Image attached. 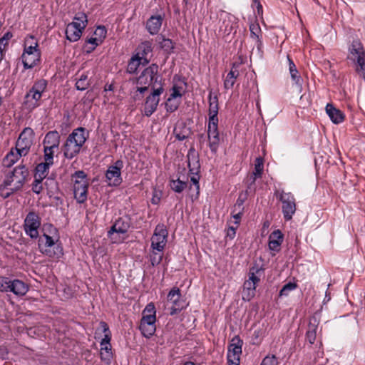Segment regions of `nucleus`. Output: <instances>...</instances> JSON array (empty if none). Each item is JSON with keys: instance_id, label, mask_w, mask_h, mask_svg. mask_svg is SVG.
<instances>
[{"instance_id": "26", "label": "nucleus", "mask_w": 365, "mask_h": 365, "mask_svg": "<svg viewBox=\"0 0 365 365\" xmlns=\"http://www.w3.org/2000/svg\"><path fill=\"white\" fill-rule=\"evenodd\" d=\"M325 109L327 114L333 123L339 124L344 121L345 118L344 113L339 109L335 108L332 104L328 103L326 106Z\"/></svg>"}, {"instance_id": "53", "label": "nucleus", "mask_w": 365, "mask_h": 365, "mask_svg": "<svg viewBox=\"0 0 365 365\" xmlns=\"http://www.w3.org/2000/svg\"><path fill=\"white\" fill-rule=\"evenodd\" d=\"M156 250H153L152 254L150 257V260L151 264L154 267L159 264L163 259V255L160 253L155 252Z\"/></svg>"}, {"instance_id": "43", "label": "nucleus", "mask_w": 365, "mask_h": 365, "mask_svg": "<svg viewBox=\"0 0 365 365\" xmlns=\"http://www.w3.org/2000/svg\"><path fill=\"white\" fill-rule=\"evenodd\" d=\"M90 85L88 75L82 73L76 83V88L79 91H84L88 88Z\"/></svg>"}, {"instance_id": "24", "label": "nucleus", "mask_w": 365, "mask_h": 365, "mask_svg": "<svg viewBox=\"0 0 365 365\" xmlns=\"http://www.w3.org/2000/svg\"><path fill=\"white\" fill-rule=\"evenodd\" d=\"M29 291V286L20 279H11L8 292H12L17 296H24Z\"/></svg>"}, {"instance_id": "59", "label": "nucleus", "mask_w": 365, "mask_h": 365, "mask_svg": "<svg viewBox=\"0 0 365 365\" xmlns=\"http://www.w3.org/2000/svg\"><path fill=\"white\" fill-rule=\"evenodd\" d=\"M182 93V87L175 84L172 88V93L170 96L176 98H181Z\"/></svg>"}, {"instance_id": "35", "label": "nucleus", "mask_w": 365, "mask_h": 365, "mask_svg": "<svg viewBox=\"0 0 365 365\" xmlns=\"http://www.w3.org/2000/svg\"><path fill=\"white\" fill-rule=\"evenodd\" d=\"M156 321L155 317V309L153 304H148L143 311V315L140 320V322L145 324H155Z\"/></svg>"}, {"instance_id": "25", "label": "nucleus", "mask_w": 365, "mask_h": 365, "mask_svg": "<svg viewBox=\"0 0 365 365\" xmlns=\"http://www.w3.org/2000/svg\"><path fill=\"white\" fill-rule=\"evenodd\" d=\"M60 134L56 130L48 132L43 140V145L45 148L58 149L60 145Z\"/></svg>"}, {"instance_id": "21", "label": "nucleus", "mask_w": 365, "mask_h": 365, "mask_svg": "<svg viewBox=\"0 0 365 365\" xmlns=\"http://www.w3.org/2000/svg\"><path fill=\"white\" fill-rule=\"evenodd\" d=\"M187 159L189 173L199 174L200 171L199 155L193 148L189 149L187 154Z\"/></svg>"}, {"instance_id": "22", "label": "nucleus", "mask_w": 365, "mask_h": 365, "mask_svg": "<svg viewBox=\"0 0 365 365\" xmlns=\"http://www.w3.org/2000/svg\"><path fill=\"white\" fill-rule=\"evenodd\" d=\"M153 51L152 43L149 41H145L141 43L137 48L136 56L143 61V64L145 65L149 63L148 56Z\"/></svg>"}, {"instance_id": "40", "label": "nucleus", "mask_w": 365, "mask_h": 365, "mask_svg": "<svg viewBox=\"0 0 365 365\" xmlns=\"http://www.w3.org/2000/svg\"><path fill=\"white\" fill-rule=\"evenodd\" d=\"M38 43L34 42V37L29 36L26 38L25 46L23 53H31L34 52H40L38 49Z\"/></svg>"}, {"instance_id": "46", "label": "nucleus", "mask_w": 365, "mask_h": 365, "mask_svg": "<svg viewBox=\"0 0 365 365\" xmlns=\"http://www.w3.org/2000/svg\"><path fill=\"white\" fill-rule=\"evenodd\" d=\"M264 170V160L262 158H257L255 161V170L252 174L258 178H261Z\"/></svg>"}, {"instance_id": "54", "label": "nucleus", "mask_w": 365, "mask_h": 365, "mask_svg": "<svg viewBox=\"0 0 365 365\" xmlns=\"http://www.w3.org/2000/svg\"><path fill=\"white\" fill-rule=\"evenodd\" d=\"M10 279L7 277L0 276V292H8Z\"/></svg>"}, {"instance_id": "17", "label": "nucleus", "mask_w": 365, "mask_h": 365, "mask_svg": "<svg viewBox=\"0 0 365 365\" xmlns=\"http://www.w3.org/2000/svg\"><path fill=\"white\" fill-rule=\"evenodd\" d=\"M207 138L210 150L215 153L220 141L218 131V121L208 122Z\"/></svg>"}, {"instance_id": "13", "label": "nucleus", "mask_w": 365, "mask_h": 365, "mask_svg": "<svg viewBox=\"0 0 365 365\" xmlns=\"http://www.w3.org/2000/svg\"><path fill=\"white\" fill-rule=\"evenodd\" d=\"M163 86L154 88L152 93L146 98L144 105V115L150 117L156 110L160 101V96L163 93Z\"/></svg>"}, {"instance_id": "45", "label": "nucleus", "mask_w": 365, "mask_h": 365, "mask_svg": "<svg viewBox=\"0 0 365 365\" xmlns=\"http://www.w3.org/2000/svg\"><path fill=\"white\" fill-rule=\"evenodd\" d=\"M143 64V61L138 58L136 56H133L130 60L129 61V63L128 64L127 67V71L130 73H134L138 70L140 64Z\"/></svg>"}, {"instance_id": "50", "label": "nucleus", "mask_w": 365, "mask_h": 365, "mask_svg": "<svg viewBox=\"0 0 365 365\" xmlns=\"http://www.w3.org/2000/svg\"><path fill=\"white\" fill-rule=\"evenodd\" d=\"M12 186H4V182L0 185V194L2 197L7 198L13 193L17 192Z\"/></svg>"}, {"instance_id": "47", "label": "nucleus", "mask_w": 365, "mask_h": 365, "mask_svg": "<svg viewBox=\"0 0 365 365\" xmlns=\"http://www.w3.org/2000/svg\"><path fill=\"white\" fill-rule=\"evenodd\" d=\"M297 287V284L295 282H288L284 284L281 290L279 291V297L288 296L289 292L294 290Z\"/></svg>"}, {"instance_id": "19", "label": "nucleus", "mask_w": 365, "mask_h": 365, "mask_svg": "<svg viewBox=\"0 0 365 365\" xmlns=\"http://www.w3.org/2000/svg\"><path fill=\"white\" fill-rule=\"evenodd\" d=\"M349 51L348 58L356 63L365 60V50L359 41H353Z\"/></svg>"}, {"instance_id": "44", "label": "nucleus", "mask_w": 365, "mask_h": 365, "mask_svg": "<svg viewBox=\"0 0 365 365\" xmlns=\"http://www.w3.org/2000/svg\"><path fill=\"white\" fill-rule=\"evenodd\" d=\"M180 103V98H176L170 96L165 103V108L168 112H174L178 108Z\"/></svg>"}, {"instance_id": "33", "label": "nucleus", "mask_w": 365, "mask_h": 365, "mask_svg": "<svg viewBox=\"0 0 365 365\" xmlns=\"http://www.w3.org/2000/svg\"><path fill=\"white\" fill-rule=\"evenodd\" d=\"M237 63H234L232 64L230 71L227 73L224 81V87L225 89L229 90L233 87L236 79L239 76V71L237 70Z\"/></svg>"}, {"instance_id": "32", "label": "nucleus", "mask_w": 365, "mask_h": 365, "mask_svg": "<svg viewBox=\"0 0 365 365\" xmlns=\"http://www.w3.org/2000/svg\"><path fill=\"white\" fill-rule=\"evenodd\" d=\"M318 325L319 322L316 317H312L309 319L306 333V338L311 344H313L316 340Z\"/></svg>"}, {"instance_id": "4", "label": "nucleus", "mask_w": 365, "mask_h": 365, "mask_svg": "<svg viewBox=\"0 0 365 365\" xmlns=\"http://www.w3.org/2000/svg\"><path fill=\"white\" fill-rule=\"evenodd\" d=\"M29 170L24 165H19L8 173L4 180V186H12L14 190H20L29 176Z\"/></svg>"}, {"instance_id": "23", "label": "nucleus", "mask_w": 365, "mask_h": 365, "mask_svg": "<svg viewBox=\"0 0 365 365\" xmlns=\"http://www.w3.org/2000/svg\"><path fill=\"white\" fill-rule=\"evenodd\" d=\"M163 16L161 15L151 16L146 22V29L151 35L157 34L162 26Z\"/></svg>"}, {"instance_id": "15", "label": "nucleus", "mask_w": 365, "mask_h": 365, "mask_svg": "<svg viewBox=\"0 0 365 365\" xmlns=\"http://www.w3.org/2000/svg\"><path fill=\"white\" fill-rule=\"evenodd\" d=\"M242 341L238 336H235L228 346L227 363L229 365H240Z\"/></svg>"}, {"instance_id": "11", "label": "nucleus", "mask_w": 365, "mask_h": 365, "mask_svg": "<svg viewBox=\"0 0 365 365\" xmlns=\"http://www.w3.org/2000/svg\"><path fill=\"white\" fill-rule=\"evenodd\" d=\"M168 232L164 224H158L151 237V248L153 250L163 252L166 243Z\"/></svg>"}, {"instance_id": "12", "label": "nucleus", "mask_w": 365, "mask_h": 365, "mask_svg": "<svg viewBox=\"0 0 365 365\" xmlns=\"http://www.w3.org/2000/svg\"><path fill=\"white\" fill-rule=\"evenodd\" d=\"M168 302L171 304L170 314L173 316L180 313L186 307L185 302L182 299L181 291L178 287H173L167 296Z\"/></svg>"}, {"instance_id": "7", "label": "nucleus", "mask_w": 365, "mask_h": 365, "mask_svg": "<svg viewBox=\"0 0 365 365\" xmlns=\"http://www.w3.org/2000/svg\"><path fill=\"white\" fill-rule=\"evenodd\" d=\"M76 19L81 20L82 25H77L76 23H69L66 29V38L71 42H76L80 39L88 23L87 16L84 13H78L76 15Z\"/></svg>"}, {"instance_id": "58", "label": "nucleus", "mask_w": 365, "mask_h": 365, "mask_svg": "<svg viewBox=\"0 0 365 365\" xmlns=\"http://www.w3.org/2000/svg\"><path fill=\"white\" fill-rule=\"evenodd\" d=\"M43 180H39L38 178H34V180L32 183V191L36 194H40L43 190L42 185Z\"/></svg>"}, {"instance_id": "63", "label": "nucleus", "mask_w": 365, "mask_h": 365, "mask_svg": "<svg viewBox=\"0 0 365 365\" xmlns=\"http://www.w3.org/2000/svg\"><path fill=\"white\" fill-rule=\"evenodd\" d=\"M262 338V331L261 329L255 330L252 335V344H259Z\"/></svg>"}, {"instance_id": "6", "label": "nucleus", "mask_w": 365, "mask_h": 365, "mask_svg": "<svg viewBox=\"0 0 365 365\" xmlns=\"http://www.w3.org/2000/svg\"><path fill=\"white\" fill-rule=\"evenodd\" d=\"M274 195L282 202V212L284 220L286 221L292 220L297 210L296 200L293 194L282 190H277Z\"/></svg>"}, {"instance_id": "31", "label": "nucleus", "mask_w": 365, "mask_h": 365, "mask_svg": "<svg viewBox=\"0 0 365 365\" xmlns=\"http://www.w3.org/2000/svg\"><path fill=\"white\" fill-rule=\"evenodd\" d=\"M250 37L255 42L257 48L259 51L262 47V32L261 28L257 23H252L250 25Z\"/></svg>"}, {"instance_id": "51", "label": "nucleus", "mask_w": 365, "mask_h": 365, "mask_svg": "<svg viewBox=\"0 0 365 365\" xmlns=\"http://www.w3.org/2000/svg\"><path fill=\"white\" fill-rule=\"evenodd\" d=\"M56 149L48 148L43 147V153H44V160L45 163H47L50 165L53 164V155Z\"/></svg>"}, {"instance_id": "14", "label": "nucleus", "mask_w": 365, "mask_h": 365, "mask_svg": "<svg viewBox=\"0 0 365 365\" xmlns=\"http://www.w3.org/2000/svg\"><path fill=\"white\" fill-rule=\"evenodd\" d=\"M47 83L45 80L36 81L26 95V103L31 102L34 108L38 106V101L41 99L42 93L45 91Z\"/></svg>"}, {"instance_id": "48", "label": "nucleus", "mask_w": 365, "mask_h": 365, "mask_svg": "<svg viewBox=\"0 0 365 365\" xmlns=\"http://www.w3.org/2000/svg\"><path fill=\"white\" fill-rule=\"evenodd\" d=\"M257 178H259L253 175L252 173L248 177L247 181V187L246 190L247 194L254 193L255 192V190H256L255 182H256Z\"/></svg>"}, {"instance_id": "2", "label": "nucleus", "mask_w": 365, "mask_h": 365, "mask_svg": "<svg viewBox=\"0 0 365 365\" xmlns=\"http://www.w3.org/2000/svg\"><path fill=\"white\" fill-rule=\"evenodd\" d=\"M159 67L157 64L153 63L145 68L137 78L138 86L136 92L140 94L146 91L150 86H152V91L158 86H163L162 77L158 74Z\"/></svg>"}, {"instance_id": "16", "label": "nucleus", "mask_w": 365, "mask_h": 365, "mask_svg": "<svg viewBox=\"0 0 365 365\" xmlns=\"http://www.w3.org/2000/svg\"><path fill=\"white\" fill-rule=\"evenodd\" d=\"M123 166V161L118 160L115 162L114 165L108 167L106 173V178L110 186H118L122 182L120 170Z\"/></svg>"}, {"instance_id": "41", "label": "nucleus", "mask_w": 365, "mask_h": 365, "mask_svg": "<svg viewBox=\"0 0 365 365\" xmlns=\"http://www.w3.org/2000/svg\"><path fill=\"white\" fill-rule=\"evenodd\" d=\"M139 329L145 337L150 338L154 334L155 331V324L140 322Z\"/></svg>"}, {"instance_id": "38", "label": "nucleus", "mask_w": 365, "mask_h": 365, "mask_svg": "<svg viewBox=\"0 0 365 365\" xmlns=\"http://www.w3.org/2000/svg\"><path fill=\"white\" fill-rule=\"evenodd\" d=\"M287 60L289 62V70L292 80L295 83L299 88L302 87V82L303 81L300 76L298 75V71L293 61L287 56Z\"/></svg>"}, {"instance_id": "36", "label": "nucleus", "mask_w": 365, "mask_h": 365, "mask_svg": "<svg viewBox=\"0 0 365 365\" xmlns=\"http://www.w3.org/2000/svg\"><path fill=\"white\" fill-rule=\"evenodd\" d=\"M264 270L262 267L257 264H255L250 268L249 270V278L247 280L257 285L260 281V277L262 275Z\"/></svg>"}, {"instance_id": "56", "label": "nucleus", "mask_w": 365, "mask_h": 365, "mask_svg": "<svg viewBox=\"0 0 365 365\" xmlns=\"http://www.w3.org/2000/svg\"><path fill=\"white\" fill-rule=\"evenodd\" d=\"M107 34V30L104 26H99L96 28L94 31V35L98 39H101V42H103V39L106 38Z\"/></svg>"}, {"instance_id": "37", "label": "nucleus", "mask_w": 365, "mask_h": 365, "mask_svg": "<svg viewBox=\"0 0 365 365\" xmlns=\"http://www.w3.org/2000/svg\"><path fill=\"white\" fill-rule=\"evenodd\" d=\"M257 285L249 280H246L243 284L242 299L250 301L255 296Z\"/></svg>"}, {"instance_id": "27", "label": "nucleus", "mask_w": 365, "mask_h": 365, "mask_svg": "<svg viewBox=\"0 0 365 365\" xmlns=\"http://www.w3.org/2000/svg\"><path fill=\"white\" fill-rule=\"evenodd\" d=\"M284 235L279 230L273 231L269 237V247L272 251L279 252Z\"/></svg>"}, {"instance_id": "9", "label": "nucleus", "mask_w": 365, "mask_h": 365, "mask_svg": "<svg viewBox=\"0 0 365 365\" xmlns=\"http://www.w3.org/2000/svg\"><path fill=\"white\" fill-rule=\"evenodd\" d=\"M41 224L39 215L34 211H30L24 222L23 226L25 233L31 239H37L39 237L38 229Z\"/></svg>"}, {"instance_id": "61", "label": "nucleus", "mask_w": 365, "mask_h": 365, "mask_svg": "<svg viewBox=\"0 0 365 365\" xmlns=\"http://www.w3.org/2000/svg\"><path fill=\"white\" fill-rule=\"evenodd\" d=\"M245 195L244 197H242V195H240V196L238 197L237 201H236V203L234 205V212H236L237 210H240V211H243L244 210V207H243V204L245 202Z\"/></svg>"}, {"instance_id": "29", "label": "nucleus", "mask_w": 365, "mask_h": 365, "mask_svg": "<svg viewBox=\"0 0 365 365\" xmlns=\"http://www.w3.org/2000/svg\"><path fill=\"white\" fill-rule=\"evenodd\" d=\"M21 58L25 69L32 68L40 61L41 53H23Z\"/></svg>"}, {"instance_id": "57", "label": "nucleus", "mask_w": 365, "mask_h": 365, "mask_svg": "<svg viewBox=\"0 0 365 365\" xmlns=\"http://www.w3.org/2000/svg\"><path fill=\"white\" fill-rule=\"evenodd\" d=\"M356 72L365 81V60L356 63Z\"/></svg>"}, {"instance_id": "3", "label": "nucleus", "mask_w": 365, "mask_h": 365, "mask_svg": "<svg viewBox=\"0 0 365 365\" xmlns=\"http://www.w3.org/2000/svg\"><path fill=\"white\" fill-rule=\"evenodd\" d=\"M74 198L78 203H83L87 200L89 180L83 170L76 171L71 176Z\"/></svg>"}, {"instance_id": "20", "label": "nucleus", "mask_w": 365, "mask_h": 365, "mask_svg": "<svg viewBox=\"0 0 365 365\" xmlns=\"http://www.w3.org/2000/svg\"><path fill=\"white\" fill-rule=\"evenodd\" d=\"M130 227V220L127 217L117 219L108 232V236L111 237L114 233L125 234Z\"/></svg>"}, {"instance_id": "30", "label": "nucleus", "mask_w": 365, "mask_h": 365, "mask_svg": "<svg viewBox=\"0 0 365 365\" xmlns=\"http://www.w3.org/2000/svg\"><path fill=\"white\" fill-rule=\"evenodd\" d=\"M209 122L218 121V98L217 96H212V92L209 93Z\"/></svg>"}, {"instance_id": "39", "label": "nucleus", "mask_w": 365, "mask_h": 365, "mask_svg": "<svg viewBox=\"0 0 365 365\" xmlns=\"http://www.w3.org/2000/svg\"><path fill=\"white\" fill-rule=\"evenodd\" d=\"M51 165L45 162L38 163L35 169L34 178H38L39 180L46 178Z\"/></svg>"}, {"instance_id": "5", "label": "nucleus", "mask_w": 365, "mask_h": 365, "mask_svg": "<svg viewBox=\"0 0 365 365\" xmlns=\"http://www.w3.org/2000/svg\"><path fill=\"white\" fill-rule=\"evenodd\" d=\"M38 247L41 253L50 257L60 258L63 255V248L57 244L58 240L44 233L39 236Z\"/></svg>"}, {"instance_id": "28", "label": "nucleus", "mask_w": 365, "mask_h": 365, "mask_svg": "<svg viewBox=\"0 0 365 365\" xmlns=\"http://www.w3.org/2000/svg\"><path fill=\"white\" fill-rule=\"evenodd\" d=\"M23 156L24 157L26 155L22 154L19 150L16 149V148H11L3 159V165L10 168Z\"/></svg>"}, {"instance_id": "60", "label": "nucleus", "mask_w": 365, "mask_h": 365, "mask_svg": "<svg viewBox=\"0 0 365 365\" xmlns=\"http://www.w3.org/2000/svg\"><path fill=\"white\" fill-rule=\"evenodd\" d=\"M86 42L92 45V46L87 50V53L92 52L96 46L102 43L101 39H98L97 37H91L88 38Z\"/></svg>"}, {"instance_id": "8", "label": "nucleus", "mask_w": 365, "mask_h": 365, "mask_svg": "<svg viewBox=\"0 0 365 365\" xmlns=\"http://www.w3.org/2000/svg\"><path fill=\"white\" fill-rule=\"evenodd\" d=\"M35 132L30 127H26L23 129L19 135L16 142L15 148L19 150L22 154L27 155L31 150V148L34 143Z\"/></svg>"}, {"instance_id": "34", "label": "nucleus", "mask_w": 365, "mask_h": 365, "mask_svg": "<svg viewBox=\"0 0 365 365\" xmlns=\"http://www.w3.org/2000/svg\"><path fill=\"white\" fill-rule=\"evenodd\" d=\"M173 134L178 140H183L189 137L190 130L185 123L180 122L175 125Z\"/></svg>"}, {"instance_id": "55", "label": "nucleus", "mask_w": 365, "mask_h": 365, "mask_svg": "<svg viewBox=\"0 0 365 365\" xmlns=\"http://www.w3.org/2000/svg\"><path fill=\"white\" fill-rule=\"evenodd\" d=\"M279 361L275 355L264 357L260 365H278Z\"/></svg>"}, {"instance_id": "42", "label": "nucleus", "mask_w": 365, "mask_h": 365, "mask_svg": "<svg viewBox=\"0 0 365 365\" xmlns=\"http://www.w3.org/2000/svg\"><path fill=\"white\" fill-rule=\"evenodd\" d=\"M170 186L173 191L180 193L187 187V182L179 178L172 179L170 181Z\"/></svg>"}, {"instance_id": "1", "label": "nucleus", "mask_w": 365, "mask_h": 365, "mask_svg": "<svg viewBox=\"0 0 365 365\" xmlns=\"http://www.w3.org/2000/svg\"><path fill=\"white\" fill-rule=\"evenodd\" d=\"M88 133L84 128L80 127L74 129L68 135L63 146V155L67 159H73L81 151V148L86 141Z\"/></svg>"}, {"instance_id": "52", "label": "nucleus", "mask_w": 365, "mask_h": 365, "mask_svg": "<svg viewBox=\"0 0 365 365\" xmlns=\"http://www.w3.org/2000/svg\"><path fill=\"white\" fill-rule=\"evenodd\" d=\"M12 37V34L6 32L2 38H0V52L4 53L6 46L8 45V41Z\"/></svg>"}, {"instance_id": "10", "label": "nucleus", "mask_w": 365, "mask_h": 365, "mask_svg": "<svg viewBox=\"0 0 365 365\" xmlns=\"http://www.w3.org/2000/svg\"><path fill=\"white\" fill-rule=\"evenodd\" d=\"M99 329L104 333V337L101 341V358L102 360L109 361L112 356L111 344L110 343L111 339V332L109 329L108 325L105 322H101L99 324Z\"/></svg>"}, {"instance_id": "18", "label": "nucleus", "mask_w": 365, "mask_h": 365, "mask_svg": "<svg viewBox=\"0 0 365 365\" xmlns=\"http://www.w3.org/2000/svg\"><path fill=\"white\" fill-rule=\"evenodd\" d=\"M222 23L220 26V32L223 36H229L233 31H236L237 27V19L231 15L230 14H225L223 17L221 18Z\"/></svg>"}, {"instance_id": "64", "label": "nucleus", "mask_w": 365, "mask_h": 365, "mask_svg": "<svg viewBox=\"0 0 365 365\" xmlns=\"http://www.w3.org/2000/svg\"><path fill=\"white\" fill-rule=\"evenodd\" d=\"M242 212L243 211H240V210H237L236 212H234L233 209L232 211V217L235 219V223L237 225V227L240 224Z\"/></svg>"}, {"instance_id": "49", "label": "nucleus", "mask_w": 365, "mask_h": 365, "mask_svg": "<svg viewBox=\"0 0 365 365\" xmlns=\"http://www.w3.org/2000/svg\"><path fill=\"white\" fill-rule=\"evenodd\" d=\"M160 46L161 48L168 53L171 52L174 48V43L172 40L165 38L163 36H162V41H160Z\"/></svg>"}, {"instance_id": "62", "label": "nucleus", "mask_w": 365, "mask_h": 365, "mask_svg": "<svg viewBox=\"0 0 365 365\" xmlns=\"http://www.w3.org/2000/svg\"><path fill=\"white\" fill-rule=\"evenodd\" d=\"M190 181L195 185L196 194H197V195H198L199 192H200V185H199L200 175H199V174H190Z\"/></svg>"}]
</instances>
